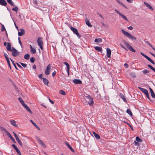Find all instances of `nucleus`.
Instances as JSON below:
<instances>
[{"label": "nucleus", "mask_w": 155, "mask_h": 155, "mask_svg": "<svg viewBox=\"0 0 155 155\" xmlns=\"http://www.w3.org/2000/svg\"><path fill=\"white\" fill-rule=\"evenodd\" d=\"M121 31L123 34L126 36L128 38L130 39L131 40H136V38L132 35H130L129 33H128V32L126 31H125L123 29H122L121 30Z\"/></svg>", "instance_id": "nucleus-1"}, {"label": "nucleus", "mask_w": 155, "mask_h": 155, "mask_svg": "<svg viewBox=\"0 0 155 155\" xmlns=\"http://www.w3.org/2000/svg\"><path fill=\"white\" fill-rule=\"evenodd\" d=\"M12 50L11 51L12 52V55L13 57H15L19 55L20 54L19 52L13 47H12Z\"/></svg>", "instance_id": "nucleus-2"}, {"label": "nucleus", "mask_w": 155, "mask_h": 155, "mask_svg": "<svg viewBox=\"0 0 155 155\" xmlns=\"http://www.w3.org/2000/svg\"><path fill=\"white\" fill-rule=\"evenodd\" d=\"M70 28L74 33L75 34L78 38H80L81 37V35L79 33L77 29L72 27H71Z\"/></svg>", "instance_id": "nucleus-3"}, {"label": "nucleus", "mask_w": 155, "mask_h": 155, "mask_svg": "<svg viewBox=\"0 0 155 155\" xmlns=\"http://www.w3.org/2000/svg\"><path fill=\"white\" fill-rule=\"evenodd\" d=\"M37 42L38 45L39 46L41 49L42 50L43 49L42 38L41 37L39 38L37 40Z\"/></svg>", "instance_id": "nucleus-4"}, {"label": "nucleus", "mask_w": 155, "mask_h": 155, "mask_svg": "<svg viewBox=\"0 0 155 155\" xmlns=\"http://www.w3.org/2000/svg\"><path fill=\"white\" fill-rule=\"evenodd\" d=\"M51 68V65L50 64H49L47 67L46 68L45 71V73L46 75H48L50 74V71Z\"/></svg>", "instance_id": "nucleus-5"}, {"label": "nucleus", "mask_w": 155, "mask_h": 155, "mask_svg": "<svg viewBox=\"0 0 155 155\" xmlns=\"http://www.w3.org/2000/svg\"><path fill=\"white\" fill-rule=\"evenodd\" d=\"M140 54L144 57L146 58L150 62H151L152 64H155L154 62L149 57L146 55L144 54L142 52H140Z\"/></svg>", "instance_id": "nucleus-6"}, {"label": "nucleus", "mask_w": 155, "mask_h": 155, "mask_svg": "<svg viewBox=\"0 0 155 155\" xmlns=\"http://www.w3.org/2000/svg\"><path fill=\"white\" fill-rule=\"evenodd\" d=\"M115 11L117 14H118L123 19L126 21H128V19L123 14L119 12L117 9H115Z\"/></svg>", "instance_id": "nucleus-7"}, {"label": "nucleus", "mask_w": 155, "mask_h": 155, "mask_svg": "<svg viewBox=\"0 0 155 155\" xmlns=\"http://www.w3.org/2000/svg\"><path fill=\"white\" fill-rule=\"evenodd\" d=\"M138 88L144 93L145 95L148 93V92L147 89L142 88L140 87H138Z\"/></svg>", "instance_id": "nucleus-8"}, {"label": "nucleus", "mask_w": 155, "mask_h": 155, "mask_svg": "<svg viewBox=\"0 0 155 155\" xmlns=\"http://www.w3.org/2000/svg\"><path fill=\"white\" fill-rule=\"evenodd\" d=\"M107 55L108 58H110L111 54V51L110 49L108 48H107Z\"/></svg>", "instance_id": "nucleus-9"}, {"label": "nucleus", "mask_w": 155, "mask_h": 155, "mask_svg": "<svg viewBox=\"0 0 155 155\" xmlns=\"http://www.w3.org/2000/svg\"><path fill=\"white\" fill-rule=\"evenodd\" d=\"M63 64H65L67 68V71L68 73V75H69V69H70V66H69V64H68L67 62H63Z\"/></svg>", "instance_id": "nucleus-10"}, {"label": "nucleus", "mask_w": 155, "mask_h": 155, "mask_svg": "<svg viewBox=\"0 0 155 155\" xmlns=\"http://www.w3.org/2000/svg\"><path fill=\"white\" fill-rule=\"evenodd\" d=\"M73 82L74 84H82V81L79 79H74L73 80Z\"/></svg>", "instance_id": "nucleus-11"}, {"label": "nucleus", "mask_w": 155, "mask_h": 155, "mask_svg": "<svg viewBox=\"0 0 155 155\" xmlns=\"http://www.w3.org/2000/svg\"><path fill=\"white\" fill-rule=\"evenodd\" d=\"M144 4L147 7H148L149 9H150L152 11L153 10V7L150 5L148 3L145 2H144Z\"/></svg>", "instance_id": "nucleus-12"}, {"label": "nucleus", "mask_w": 155, "mask_h": 155, "mask_svg": "<svg viewBox=\"0 0 155 155\" xmlns=\"http://www.w3.org/2000/svg\"><path fill=\"white\" fill-rule=\"evenodd\" d=\"M144 4L147 7H148L149 9H150L152 11L153 10V7L150 5L148 3L145 2H144Z\"/></svg>", "instance_id": "nucleus-13"}, {"label": "nucleus", "mask_w": 155, "mask_h": 155, "mask_svg": "<svg viewBox=\"0 0 155 155\" xmlns=\"http://www.w3.org/2000/svg\"><path fill=\"white\" fill-rule=\"evenodd\" d=\"M7 3L5 0H0V5H2L5 6Z\"/></svg>", "instance_id": "nucleus-14"}, {"label": "nucleus", "mask_w": 155, "mask_h": 155, "mask_svg": "<svg viewBox=\"0 0 155 155\" xmlns=\"http://www.w3.org/2000/svg\"><path fill=\"white\" fill-rule=\"evenodd\" d=\"M66 145L67 146L69 149L71 150L74 153L75 151L74 149L70 146L69 144L67 142L65 143Z\"/></svg>", "instance_id": "nucleus-15"}, {"label": "nucleus", "mask_w": 155, "mask_h": 155, "mask_svg": "<svg viewBox=\"0 0 155 155\" xmlns=\"http://www.w3.org/2000/svg\"><path fill=\"white\" fill-rule=\"evenodd\" d=\"M7 135L8 136V137H9L10 138V139L11 140L13 141V142L14 143H16V142L15 140L9 133H7Z\"/></svg>", "instance_id": "nucleus-16"}, {"label": "nucleus", "mask_w": 155, "mask_h": 155, "mask_svg": "<svg viewBox=\"0 0 155 155\" xmlns=\"http://www.w3.org/2000/svg\"><path fill=\"white\" fill-rule=\"evenodd\" d=\"M20 31H21L18 32V35L20 36H22L25 34V30L24 29H21Z\"/></svg>", "instance_id": "nucleus-17"}, {"label": "nucleus", "mask_w": 155, "mask_h": 155, "mask_svg": "<svg viewBox=\"0 0 155 155\" xmlns=\"http://www.w3.org/2000/svg\"><path fill=\"white\" fill-rule=\"evenodd\" d=\"M119 97H121L123 100V101L126 102H127L126 99L124 97V96L121 93H120L119 94Z\"/></svg>", "instance_id": "nucleus-18"}, {"label": "nucleus", "mask_w": 155, "mask_h": 155, "mask_svg": "<svg viewBox=\"0 0 155 155\" xmlns=\"http://www.w3.org/2000/svg\"><path fill=\"white\" fill-rule=\"evenodd\" d=\"M7 49L9 51H11L12 48L11 49V45L9 42L7 43V46L6 47Z\"/></svg>", "instance_id": "nucleus-19"}, {"label": "nucleus", "mask_w": 155, "mask_h": 155, "mask_svg": "<svg viewBox=\"0 0 155 155\" xmlns=\"http://www.w3.org/2000/svg\"><path fill=\"white\" fill-rule=\"evenodd\" d=\"M38 143L43 147H46V146L45 144L39 138H38Z\"/></svg>", "instance_id": "nucleus-20"}, {"label": "nucleus", "mask_w": 155, "mask_h": 155, "mask_svg": "<svg viewBox=\"0 0 155 155\" xmlns=\"http://www.w3.org/2000/svg\"><path fill=\"white\" fill-rule=\"evenodd\" d=\"M149 89L150 91L151 96L153 98H155V94L151 88L150 87Z\"/></svg>", "instance_id": "nucleus-21"}, {"label": "nucleus", "mask_w": 155, "mask_h": 155, "mask_svg": "<svg viewBox=\"0 0 155 155\" xmlns=\"http://www.w3.org/2000/svg\"><path fill=\"white\" fill-rule=\"evenodd\" d=\"M94 48L96 50L98 51L101 52H102V48L99 46H96L94 47Z\"/></svg>", "instance_id": "nucleus-22"}, {"label": "nucleus", "mask_w": 155, "mask_h": 155, "mask_svg": "<svg viewBox=\"0 0 155 155\" xmlns=\"http://www.w3.org/2000/svg\"><path fill=\"white\" fill-rule=\"evenodd\" d=\"M43 81L44 84H46L47 86H48L49 81L48 79L46 78H43Z\"/></svg>", "instance_id": "nucleus-23"}, {"label": "nucleus", "mask_w": 155, "mask_h": 155, "mask_svg": "<svg viewBox=\"0 0 155 155\" xmlns=\"http://www.w3.org/2000/svg\"><path fill=\"white\" fill-rule=\"evenodd\" d=\"M85 22L86 24L89 27H91L92 25L91 24L90 22L88 20L87 18L85 19Z\"/></svg>", "instance_id": "nucleus-24"}, {"label": "nucleus", "mask_w": 155, "mask_h": 155, "mask_svg": "<svg viewBox=\"0 0 155 155\" xmlns=\"http://www.w3.org/2000/svg\"><path fill=\"white\" fill-rule=\"evenodd\" d=\"M4 56L5 57V58L7 61L8 64H9V63H10V62L9 61V59L8 58V55L5 53H4Z\"/></svg>", "instance_id": "nucleus-25"}, {"label": "nucleus", "mask_w": 155, "mask_h": 155, "mask_svg": "<svg viewBox=\"0 0 155 155\" xmlns=\"http://www.w3.org/2000/svg\"><path fill=\"white\" fill-rule=\"evenodd\" d=\"M88 103L91 106H92L93 105L94 101H93V99L92 98L89 100V101H88Z\"/></svg>", "instance_id": "nucleus-26"}, {"label": "nucleus", "mask_w": 155, "mask_h": 155, "mask_svg": "<svg viewBox=\"0 0 155 155\" xmlns=\"http://www.w3.org/2000/svg\"><path fill=\"white\" fill-rule=\"evenodd\" d=\"M11 124L15 126V127H17L18 126L16 124L15 121L14 120H12L10 121Z\"/></svg>", "instance_id": "nucleus-27"}, {"label": "nucleus", "mask_w": 155, "mask_h": 155, "mask_svg": "<svg viewBox=\"0 0 155 155\" xmlns=\"http://www.w3.org/2000/svg\"><path fill=\"white\" fill-rule=\"evenodd\" d=\"M30 121L31 122L32 124L36 127L39 130H40V129L39 127L37 126V125L32 120H31Z\"/></svg>", "instance_id": "nucleus-28"}, {"label": "nucleus", "mask_w": 155, "mask_h": 155, "mask_svg": "<svg viewBox=\"0 0 155 155\" xmlns=\"http://www.w3.org/2000/svg\"><path fill=\"white\" fill-rule=\"evenodd\" d=\"M126 112L130 116H132V113L130 109H127V110Z\"/></svg>", "instance_id": "nucleus-29"}, {"label": "nucleus", "mask_w": 155, "mask_h": 155, "mask_svg": "<svg viewBox=\"0 0 155 155\" xmlns=\"http://www.w3.org/2000/svg\"><path fill=\"white\" fill-rule=\"evenodd\" d=\"M93 133L95 137L97 139H99L100 138V137L99 135L98 134H97L95 132H93Z\"/></svg>", "instance_id": "nucleus-30"}, {"label": "nucleus", "mask_w": 155, "mask_h": 155, "mask_svg": "<svg viewBox=\"0 0 155 155\" xmlns=\"http://www.w3.org/2000/svg\"><path fill=\"white\" fill-rule=\"evenodd\" d=\"M129 49L131 51L133 52H135V50L132 48V47L130 45L129 47H128L127 48Z\"/></svg>", "instance_id": "nucleus-31"}, {"label": "nucleus", "mask_w": 155, "mask_h": 155, "mask_svg": "<svg viewBox=\"0 0 155 155\" xmlns=\"http://www.w3.org/2000/svg\"><path fill=\"white\" fill-rule=\"evenodd\" d=\"M30 52L31 53L33 54H34L36 52V50L34 48H31V49H30Z\"/></svg>", "instance_id": "nucleus-32"}, {"label": "nucleus", "mask_w": 155, "mask_h": 155, "mask_svg": "<svg viewBox=\"0 0 155 155\" xmlns=\"http://www.w3.org/2000/svg\"><path fill=\"white\" fill-rule=\"evenodd\" d=\"M7 2L9 3L10 5L12 6H14V3L12 0H6Z\"/></svg>", "instance_id": "nucleus-33"}, {"label": "nucleus", "mask_w": 155, "mask_h": 155, "mask_svg": "<svg viewBox=\"0 0 155 155\" xmlns=\"http://www.w3.org/2000/svg\"><path fill=\"white\" fill-rule=\"evenodd\" d=\"M14 6L15 8H12V10L13 11H15L16 13H17L18 9V8L16 6L14 5Z\"/></svg>", "instance_id": "nucleus-34"}, {"label": "nucleus", "mask_w": 155, "mask_h": 155, "mask_svg": "<svg viewBox=\"0 0 155 155\" xmlns=\"http://www.w3.org/2000/svg\"><path fill=\"white\" fill-rule=\"evenodd\" d=\"M136 141L139 142H141L142 141V140L140 138L138 137H136Z\"/></svg>", "instance_id": "nucleus-35"}, {"label": "nucleus", "mask_w": 155, "mask_h": 155, "mask_svg": "<svg viewBox=\"0 0 155 155\" xmlns=\"http://www.w3.org/2000/svg\"><path fill=\"white\" fill-rule=\"evenodd\" d=\"M94 41L96 42L101 43L102 41V39L101 38H96L95 40Z\"/></svg>", "instance_id": "nucleus-36"}, {"label": "nucleus", "mask_w": 155, "mask_h": 155, "mask_svg": "<svg viewBox=\"0 0 155 155\" xmlns=\"http://www.w3.org/2000/svg\"><path fill=\"white\" fill-rule=\"evenodd\" d=\"M123 42L124 44L126 45V46H127V48H128V47H129L130 45L128 42H127L125 40H124L123 41Z\"/></svg>", "instance_id": "nucleus-37"}, {"label": "nucleus", "mask_w": 155, "mask_h": 155, "mask_svg": "<svg viewBox=\"0 0 155 155\" xmlns=\"http://www.w3.org/2000/svg\"><path fill=\"white\" fill-rule=\"evenodd\" d=\"M148 66L152 70L155 72V68H153L151 65L150 64H148Z\"/></svg>", "instance_id": "nucleus-38"}, {"label": "nucleus", "mask_w": 155, "mask_h": 155, "mask_svg": "<svg viewBox=\"0 0 155 155\" xmlns=\"http://www.w3.org/2000/svg\"><path fill=\"white\" fill-rule=\"evenodd\" d=\"M30 55L28 54H26L24 56V58L26 60H28L29 59Z\"/></svg>", "instance_id": "nucleus-39"}, {"label": "nucleus", "mask_w": 155, "mask_h": 155, "mask_svg": "<svg viewBox=\"0 0 155 155\" xmlns=\"http://www.w3.org/2000/svg\"><path fill=\"white\" fill-rule=\"evenodd\" d=\"M59 93L63 95H65L66 94L65 92L62 90H61L59 91Z\"/></svg>", "instance_id": "nucleus-40"}, {"label": "nucleus", "mask_w": 155, "mask_h": 155, "mask_svg": "<svg viewBox=\"0 0 155 155\" xmlns=\"http://www.w3.org/2000/svg\"><path fill=\"white\" fill-rule=\"evenodd\" d=\"M1 130L2 131L5 132L6 135L7 134V133H9V132L8 131H7L6 129H5V128L3 127H2L1 128Z\"/></svg>", "instance_id": "nucleus-41"}, {"label": "nucleus", "mask_w": 155, "mask_h": 155, "mask_svg": "<svg viewBox=\"0 0 155 155\" xmlns=\"http://www.w3.org/2000/svg\"><path fill=\"white\" fill-rule=\"evenodd\" d=\"M145 42L150 47H151L153 49V48H153L152 45L149 43V42L148 41H146L145 40H144Z\"/></svg>", "instance_id": "nucleus-42"}, {"label": "nucleus", "mask_w": 155, "mask_h": 155, "mask_svg": "<svg viewBox=\"0 0 155 155\" xmlns=\"http://www.w3.org/2000/svg\"><path fill=\"white\" fill-rule=\"evenodd\" d=\"M6 31L5 28L3 25H2L1 26V31Z\"/></svg>", "instance_id": "nucleus-43"}, {"label": "nucleus", "mask_w": 155, "mask_h": 155, "mask_svg": "<svg viewBox=\"0 0 155 155\" xmlns=\"http://www.w3.org/2000/svg\"><path fill=\"white\" fill-rule=\"evenodd\" d=\"M18 99L22 105L24 103L23 100L20 97H19Z\"/></svg>", "instance_id": "nucleus-44"}, {"label": "nucleus", "mask_w": 155, "mask_h": 155, "mask_svg": "<svg viewBox=\"0 0 155 155\" xmlns=\"http://www.w3.org/2000/svg\"><path fill=\"white\" fill-rule=\"evenodd\" d=\"M30 61L31 63H34L35 61V59L34 57H31L30 59Z\"/></svg>", "instance_id": "nucleus-45"}, {"label": "nucleus", "mask_w": 155, "mask_h": 155, "mask_svg": "<svg viewBox=\"0 0 155 155\" xmlns=\"http://www.w3.org/2000/svg\"><path fill=\"white\" fill-rule=\"evenodd\" d=\"M130 76L133 78H135L136 77V75L135 73H131L130 74Z\"/></svg>", "instance_id": "nucleus-46"}, {"label": "nucleus", "mask_w": 155, "mask_h": 155, "mask_svg": "<svg viewBox=\"0 0 155 155\" xmlns=\"http://www.w3.org/2000/svg\"><path fill=\"white\" fill-rule=\"evenodd\" d=\"M142 72L144 74H147V73H149V71L147 69H145L142 71Z\"/></svg>", "instance_id": "nucleus-47"}, {"label": "nucleus", "mask_w": 155, "mask_h": 155, "mask_svg": "<svg viewBox=\"0 0 155 155\" xmlns=\"http://www.w3.org/2000/svg\"><path fill=\"white\" fill-rule=\"evenodd\" d=\"M17 140L18 142V143H19V144L20 145V146H21V147H22V146H23L22 143L21 142L20 140L19 139H18V140Z\"/></svg>", "instance_id": "nucleus-48"}, {"label": "nucleus", "mask_w": 155, "mask_h": 155, "mask_svg": "<svg viewBox=\"0 0 155 155\" xmlns=\"http://www.w3.org/2000/svg\"><path fill=\"white\" fill-rule=\"evenodd\" d=\"M21 64L24 68H26L27 67V65L26 64L23 63L21 62H20Z\"/></svg>", "instance_id": "nucleus-49"}, {"label": "nucleus", "mask_w": 155, "mask_h": 155, "mask_svg": "<svg viewBox=\"0 0 155 155\" xmlns=\"http://www.w3.org/2000/svg\"><path fill=\"white\" fill-rule=\"evenodd\" d=\"M10 60H11V61L12 62V64H13V65H14V66L15 68L16 69L18 70V69L17 68V67H16V66L14 62V61H12V60L11 58H10Z\"/></svg>", "instance_id": "nucleus-50"}, {"label": "nucleus", "mask_w": 155, "mask_h": 155, "mask_svg": "<svg viewBox=\"0 0 155 155\" xmlns=\"http://www.w3.org/2000/svg\"><path fill=\"white\" fill-rule=\"evenodd\" d=\"M19 155H21L20 151L18 148L15 150Z\"/></svg>", "instance_id": "nucleus-51"}, {"label": "nucleus", "mask_w": 155, "mask_h": 155, "mask_svg": "<svg viewBox=\"0 0 155 155\" xmlns=\"http://www.w3.org/2000/svg\"><path fill=\"white\" fill-rule=\"evenodd\" d=\"M18 42L20 45L21 46V48H22V43L21 41V40L20 39V38L19 37H18Z\"/></svg>", "instance_id": "nucleus-52"}, {"label": "nucleus", "mask_w": 155, "mask_h": 155, "mask_svg": "<svg viewBox=\"0 0 155 155\" xmlns=\"http://www.w3.org/2000/svg\"><path fill=\"white\" fill-rule=\"evenodd\" d=\"M13 134H14V136L16 140H18V139H19L16 134L14 132H13Z\"/></svg>", "instance_id": "nucleus-53"}, {"label": "nucleus", "mask_w": 155, "mask_h": 155, "mask_svg": "<svg viewBox=\"0 0 155 155\" xmlns=\"http://www.w3.org/2000/svg\"><path fill=\"white\" fill-rule=\"evenodd\" d=\"M26 110L31 114H32V112L31 111L30 109L29 108V107L27 108V109H26Z\"/></svg>", "instance_id": "nucleus-54"}, {"label": "nucleus", "mask_w": 155, "mask_h": 155, "mask_svg": "<svg viewBox=\"0 0 155 155\" xmlns=\"http://www.w3.org/2000/svg\"><path fill=\"white\" fill-rule=\"evenodd\" d=\"M85 97L87 99H91V98H92L89 95H87V96H85Z\"/></svg>", "instance_id": "nucleus-55"}, {"label": "nucleus", "mask_w": 155, "mask_h": 155, "mask_svg": "<svg viewBox=\"0 0 155 155\" xmlns=\"http://www.w3.org/2000/svg\"><path fill=\"white\" fill-rule=\"evenodd\" d=\"M120 45L121 47H122V48L126 50H127V49L124 46H123L122 44H120Z\"/></svg>", "instance_id": "nucleus-56"}, {"label": "nucleus", "mask_w": 155, "mask_h": 155, "mask_svg": "<svg viewBox=\"0 0 155 155\" xmlns=\"http://www.w3.org/2000/svg\"><path fill=\"white\" fill-rule=\"evenodd\" d=\"M134 145L135 146H139L140 144L139 143H138V142L135 141L134 142Z\"/></svg>", "instance_id": "nucleus-57"}, {"label": "nucleus", "mask_w": 155, "mask_h": 155, "mask_svg": "<svg viewBox=\"0 0 155 155\" xmlns=\"http://www.w3.org/2000/svg\"><path fill=\"white\" fill-rule=\"evenodd\" d=\"M22 105L26 109L28 107L27 105L25 103H24L23 104H22Z\"/></svg>", "instance_id": "nucleus-58"}, {"label": "nucleus", "mask_w": 155, "mask_h": 155, "mask_svg": "<svg viewBox=\"0 0 155 155\" xmlns=\"http://www.w3.org/2000/svg\"><path fill=\"white\" fill-rule=\"evenodd\" d=\"M22 105L26 109L28 107L27 105L25 103H24L23 104H22Z\"/></svg>", "instance_id": "nucleus-59"}, {"label": "nucleus", "mask_w": 155, "mask_h": 155, "mask_svg": "<svg viewBox=\"0 0 155 155\" xmlns=\"http://www.w3.org/2000/svg\"><path fill=\"white\" fill-rule=\"evenodd\" d=\"M12 146L14 147V149L15 150L17 149V147L16 146V145L14 144H12Z\"/></svg>", "instance_id": "nucleus-60"}, {"label": "nucleus", "mask_w": 155, "mask_h": 155, "mask_svg": "<svg viewBox=\"0 0 155 155\" xmlns=\"http://www.w3.org/2000/svg\"><path fill=\"white\" fill-rule=\"evenodd\" d=\"M12 146L14 147V149L15 150L17 149V147L16 146V145L14 144H12Z\"/></svg>", "instance_id": "nucleus-61"}, {"label": "nucleus", "mask_w": 155, "mask_h": 155, "mask_svg": "<svg viewBox=\"0 0 155 155\" xmlns=\"http://www.w3.org/2000/svg\"><path fill=\"white\" fill-rule=\"evenodd\" d=\"M12 146L14 147V149L15 150L17 149V147L16 146V145L14 144H12Z\"/></svg>", "instance_id": "nucleus-62"}, {"label": "nucleus", "mask_w": 155, "mask_h": 155, "mask_svg": "<svg viewBox=\"0 0 155 155\" xmlns=\"http://www.w3.org/2000/svg\"><path fill=\"white\" fill-rule=\"evenodd\" d=\"M33 2L35 5H38V1L37 0H33Z\"/></svg>", "instance_id": "nucleus-63"}, {"label": "nucleus", "mask_w": 155, "mask_h": 155, "mask_svg": "<svg viewBox=\"0 0 155 155\" xmlns=\"http://www.w3.org/2000/svg\"><path fill=\"white\" fill-rule=\"evenodd\" d=\"M16 64L18 66L19 68H20L21 69H22V67L19 64H18L17 63H16Z\"/></svg>", "instance_id": "nucleus-64"}]
</instances>
